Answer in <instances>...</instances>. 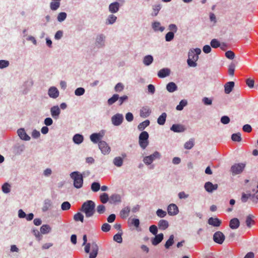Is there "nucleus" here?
I'll return each mask as SVG.
<instances>
[{"mask_svg": "<svg viewBox=\"0 0 258 258\" xmlns=\"http://www.w3.org/2000/svg\"><path fill=\"white\" fill-rule=\"evenodd\" d=\"M18 136L23 140L29 141L30 137L26 134L24 128H20L17 131Z\"/></svg>", "mask_w": 258, "mask_h": 258, "instance_id": "6ab92c4d", "label": "nucleus"}, {"mask_svg": "<svg viewBox=\"0 0 258 258\" xmlns=\"http://www.w3.org/2000/svg\"><path fill=\"white\" fill-rule=\"evenodd\" d=\"M98 146L102 153L104 155L108 154L111 151L110 148L108 144L104 141H100L98 144Z\"/></svg>", "mask_w": 258, "mask_h": 258, "instance_id": "1a4fd4ad", "label": "nucleus"}, {"mask_svg": "<svg viewBox=\"0 0 258 258\" xmlns=\"http://www.w3.org/2000/svg\"><path fill=\"white\" fill-rule=\"evenodd\" d=\"M74 219L76 222L81 221L82 223H83L84 216L82 213L78 212L74 215Z\"/></svg>", "mask_w": 258, "mask_h": 258, "instance_id": "a19ab883", "label": "nucleus"}, {"mask_svg": "<svg viewBox=\"0 0 258 258\" xmlns=\"http://www.w3.org/2000/svg\"><path fill=\"white\" fill-rule=\"evenodd\" d=\"M158 227L160 229L164 230L169 226L168 222L165 220H160L158 224Z\"/></svg>", "mask_w": 258, "mask_h": 258, "instance_id": "cd10ccee", "label": "nucleus"}, {"mask_svg": "<svg viewBox=\"0 0 258 258\" xmlns=\"http://www.w3.org/2000/svg\"><path fill=\"white\" fill-rule=\"evenodd\" d=\"M150 121L149 120H146L144 121L143 122L140 123L138 126V128L139 131H143L146 127L149 125L150 124Z\"/></svg>", "mask_w": 258, "mask_h": 258, "instance_id": "72a5a7b5", "label": "nucleus"}, {"mask_svg": "<svg viewBox=\"0 0 258 258\" xmlns=\"http://www.w3.org/2000/svg\"><path fill=\"white\" fill-rule=\"evenodd\" d=\"M152 26L155 31H159L163 32L165 29V28L163 26H161L160 23L159 22H154L152 23Z\"/></svg>", "mask_w": 258, "mask_h": 258, "instance_id": "bb28decb", "label": "nucleus"}, {"mask_svg": "<svg viewBox=\"0 0 258 258\" xmlns=\"http://www.w3.org/2000/svg\"><path fill=\"white\" fill-rule=\"evenodd\" d=\"M254 216L251 214H249L246 217L245 223L248 228H250L252 225H254Z\"/></svg>", "mask_w": 258, "mask_h": 258, "instance_id": "aec40b11", "label": "nucleus"}, {"mask_svg": "<svg viewBox=\"0 0 258 258\" xmlns=\"http://www.w3.org/2000/svg\"><path fill=\"white\" fill-rule=\"evenodd\" d=\"M51 202L50 200L46 199L44 201V205L42 207L43 212L47 211L51 207Z\"/></svg>", "mask_w": 258, "mask_h": 258, "instance_id": "ea45409f", "label": "nucleus"}, {"mask_svg": "<svg viewBox=\"0 0 258 258\" xmlns=\"http://www.w3.org/2000/svg\"><path fill=\"white\" fill-rule=\"evenodd\" d=\"M123 88H124L123 85L121 83H118L115 86L114 89L116 92H121V91H122Z\"/></svg>", "mask_w": 258, "mask_h": 258, "instance_id": "774afa93", "label": "nucleus"}, {"mask_svg": "<svg viewBox=\"0 0 258 258\" xmlns=\"http://www.w3.org/2000/svg\"><path fill=\"white\" fill-rule=\"evenodd\" d=\"M235 65L232 62L228 67V74L229 75L233 76L234 75Z\"/></svg>", "mask_w": 258, "mask_h": 258, "instance_id": "5fc2aeb1", "label": "nucleus"}, {"mask_svg": "<svg viewBox=\"0 0 258 258\" xmlns=\"http://www.w3.org/2000/svg\"><path fill=\"white\" fill-rule=\"evenodd\" d=\"M119 8V4L118 2H115L111 3L109 7V11L112 13H115L117 12Z\"/></svg>", "mask_w": 258, "mask_h": 258, "instance_id": "a878e982", "label": "nucleus"}, {"mask_svg": "<svg viewBox=\"0 0 258 258\" xmlns=\"http://www.w3.org/2000/svg\"><path fill=\"white\" fill-rule=\"evenodd\" d=\"M83 245L85 246L84 250L87 253H89V258H96L99 251V247L95 242L87 243V237L86 235L83 237Z\"/></svg>", "mask_w": 258, "mask_h": 258, "instance_id": "f257e3e1", "label": "nucleus"}, {"mask_svg": "<svg viewBox=\"0 0 258 258\" xmlns=\"http://www.w3.org/2000/svg\"><path fill=\"white\" fill-rule=\"evenodd\" d=\"M48 95L52 98H56L59 96V91L56 87H50L48 92Z\"/></svg>", "mask_w": 258, "mask_h": 258, "instance_id": "a211bd4d", "label": "nucleus"}, {"mask_svg": "<svg viewBox=\"0 0 258 258\" xmlns=\"http://www.w3.org/2000/svg\"><path fill=\"white\" fill-rule=\"evenodd\" d=\"M250 198L251 200V194L250 193L245 194L242 193L241 198L242 202L245 203L247 201L248 199Z\"/></svg>", "mask_w": 258, "mask_h": 258, "instance_id": "a18cd8bd", "label": "nucleus"}, {"mask_svg": "<svg viewBox=\"0 0 258 258\" xmlns=\"http://www.w3.org/2000/svg\"><path fill=\"white\" fill-rule=\"evenodd\" d=\"M201 53V49L197 48L190 49L188 52V58L187 60L188 65L191 67H196L197 66L196 61L199 59V55Z\"/></svg>", "mask_w": 258, "mask_h": 258, "instance_id": "7ed1b4c3", "label": "nucleus"}, {"mask_svg": "<svg viewBox=\"0 0 258 258\" xmlns=\"http://www.w3.org/2000/svg\"><path fill=\"white\" fill-rule=\"evenodd\" d=\"M151 113V109L148 106L143 107L140 112V116L143 118L148 117Z\"/></svg>", "mask_w": 258, "mask_h": 258, "instance_id": "2eb2a0df", "label": "nucleus"}, {"mask_svg": "<svg viewBox=\"0 0 258 258\" xmlns=\"http://www.w3.org/2000/svg\"><path fill=\"white\" fill-rule=\"evenodd\" d=\"M51 231V227L47 224L43 225L40 228V232L42 234L48 233Z\"/></svg>", "mask_w": 258, "mask_h": 258, "instance_id": "4c0bfd02", "label": "nucleus"}, {"mask_svg": "<svg viewBox=\"0 0 258 258\" xmlns=\"http://www.w3.org/2000/svg\"><path fill=\"white\" fill-rule=\"evenodd\" d=\"M119 99V95L118 94H114L112 97L108 100V104L109 105L113 104Z\"/></svg>", "mask_w": 258, "mask_h": 258, "instance_id": "37998d69", "label": "nucleus"}, {"mask_svg": "<svg viewBox=\"0 0 258 258\" xmlns=\"http://www.w3.org/2000/svg\"><path fill=\"white\" fill-rule=\"evenodd\" d=\"M85 89L82 87L78 88L75 91V94L76 96H80L83 95L85 93Z\"/></svg>", "mask_w": 258, "mask_h": 258, "instance_id": "603ef678", "label": "nucleus"}, {"mask_svg": "<svg viewBox=\"0 0 258 258\" xmlns=\"http://www.w3.org/2000/svg\"><path fill=\"white\" fill-rule=\"evenodd\" d=\"M67 17V14L64 12L60 13L57 16V20L59 22H62L64 21Z\"/></svg>", "mask_w": 258, "mask_h": 258, "instance_id": "e2e57ef3", "label": "nucleus"}, {"mask_svg": "<svg viewBox=\"0 0 258 258\" xmlns=\"http://www.w3.org/2000/svg\"><path fill=\"white\" fill-rule=\"evenodd\" d=\"M71 207V204L69 202H64L61 205V209L62 211L69 210Z\"/></svg>", "mask_w": 258, "mask_h": 258, "instance_id": "de8ad7c7", "label": "nucleus"}, {"mask_svg": "<svg viewBox=\"0 0 258 258\" xmlns=\"http://www.w3.org/2000/svg\"><path fill=\"white\" fill-rule=\"evenodd\" d=\"M71 177L74 180V185L77 188L83 186V178L82 174L78 171H74L71 173Z\"/></svg>", "mask_w": 258, "mask_h": 258, "instance_id": "20e7f679", "label": "nucleus"}, {"mask_svg": "<svg viewBox=\"0 0 258 258\" xmlns=\"http://www.w3.org/2000/svg\"><path fill=\"white\" fill-rule=\"evenodd\" d=\"M110 203L114 204L121 202L120 196L117 194L112 195L110 198Z\"/></svg>", "mask_w": 258, "mask_h": 258, "instance_id": "7c9ffc66", "label": "nucleus"}, {"mask_svg": "<svg viewBox=\"0 0 258 258\" xmlns=\"http://www.w3.org/2000/svg\"><path fill=\"white\" fill-rule=\"evenodd\" d=\"M240 225V222L236 218H232L229 222V227L232 229H237Z\"/></svg>", "mask_w": 258, "mask_h": 258, "instance_id": "412c9836", "label": "nucleus"}, {"mask_svg": "<svg viewBox=\"0 0 258 258\" xmlns=\"http://www.w3.org/2000/svg\"><path fill=\"white\" fill-rule=\"evenodd\" d=\"M167 117V114L165 112H163L162 114L158 117L157 119V122L160 125L164 124L166 121V118Z\"/></svg>", "mask_w": 258, "mask_h": 258, "instance_id": "c9c22d12", "label": "nucleus"}, {"mask_svg": "<svg viewBox=\"0 0 258 258\" xmlns=\"http://www.w3.org/2000/svg\"><path fill=\"white\" fill-rule=\"evenodd\" d=\"M103 136V135L100 133H93L90 136V139L93 143L96 144L97 143H99V142L101 141Z\"/></svg>", "mask_w": 258, "mask_h": 258, "instance_id": "4468645a", "label": "nucleus"}, {"mask_svg": "<svg viewBox=\"0 0 258 258\" xmlns=\"http://www.w3.org/2000/svg\"><path fill=\"white\" fill-rule=\"evenodd\" d=\"M50 113L54 119H58L60 113L59 107L57 105L52 106L50 108Z\"/></svg>", "mask_w": 258, "mask_h": 258, "instance_id": "f8f14e48", "label": "nucleus"}, {"mask_svg": "<svg viewBox=\"0 0 258 258\" xmlns=\"http://www.w3.org/2000/svg\"><path fill=\"white\" fill-rule=\"evenodd\" d=\"M111 228L110 225L108 223H104L102 225L101 230L105 232H108Z\"/></svg>", "mask_w": 258, "mask_h": 258, "instance_id": "69168bd1", "label": "nucleus"}, {"mask_svg": "<svg viewBox=\"0 0 258 258\" xmlns=\"http://www.w3.org/2000/svg\"><path fill=\"white\" fill-rule=\"evenodd\" d=\"M208 223L214 227H219L221 224V221L217 218L211 217L208 219Z\"/></svg>", "mask_w": 258, "mask_h": 258, "instance_id": "4be33fe9", "label": "nucleus"}, {"mask_svg": "<svg viewBox=\"0 0 258 258\" xmlns=\"http://www.w3.org/2000/svg\"><path fill=\"white\" fill-rule=\"evenodd\" d=\"M149 231L153 235H156L158 232L157 227L155 225H152L149 227Z\"/></svg>", "mask_w": 258, "mask_h": 258, "instance_id": "338daca9", "label": "nucleus"}, {"mask_svg": "<svg viewBox=\"0 0 258 258\" xmlns=\"http://www.w3.org/2000/svg\"><path fill=\"white\" fill-rule=\"evenodd\" d=\"M160 157L161 155L159 152L155 151L152 154L145 157L143 159V162L146 165H150L153 161L157 159H160Z\"/></svg>", "mask_w": 258, "mask_h": 258, "instance_id": "423d86ee", "label": "nucleus"}, {"mask_svg": "<svg viewBox=\"0 0 258 258\" xmlns=\"http://www.w3.org/2000/svg\"><path fill=\"white\" fill-rule=\"evenodd\" d=\"M73 141L75 143H76L77 144H80L83 142V140H84V137L82 135H81L80 134H76L73 137Z\"/></svg>", "mask_w": 258, "mask_h": 258, "instance_id": "2f4dec72", "label": "nucleus"}, {"mask_svg": "<svg viewBox=\"0 0 258 258\" xmlns=\"http://www.w3.org/2000/svg\"><path fill=\"white\" fill-rule=\"evenodd\" d=\"M174 36V34L172 32H168L165 35V40L166 41H171Z\"/></svg>", "mask_w": 258, "mask_h": 258, "instance_id": "052dcab7", "label": "nucleus"}, {"mask_svg": "<svg viewBox=\"0 0 258 258\" xmlns=\"http://www.w3.org/2000/svg\"><path fill=\"white\" fill-rule=\"evenodd\" d=\"M113 240L119 243H121L122 241L121 234L119 233L115 234L113 236Z\"/></svg>", "mask_w": 258, "mask_h": 258, "instance_id": "0e129e2a", "label": "nucleus"}, {"mask_svg": "<svg viewBox=\"0 0 258 258\" xmlns=\"http://www.w3.org/2000/svg\"><path fill=\"white\" fill-rule=\"evenodd\" d=\"M213 99L208 97H204L202 99L203 103L206 105H210L212 104Z\"/></svg>", "mask_w": 258, "mask_h": 258, "instance_id": "4d7b16f0", "label": "nucleus"}, {"mask_svg": "<svg viewBox=\"0 0 258 258\" xmlns=\"http://www.w3.org/2000/svg\"><path fill=\"white\" fill-rule=\"evenodd\" d=\"M161 9V6L160 4H156L153 6V12L151 14L152 16H156L158 15L159 11Z\"/></svg>", "mask_w": 258, "mask_h": 258, "instance_id": "58836bf2", "label": "nucleus"}, {"mask_svg": "<svg viewBox=\"0 0 258 258\" xmlns=\"http://www.w3.org/2000/svg\"><path fill=\"white\" fill-rule=\"evenodd\" d=\"M149 134L146 131L142 132L139 135V142L140 147L145 149L149 144Z\"/></svg>", "mask_w": 258, "mask_h": 258, "instance_id": "39448f33", "label": "nucleus"}, {"mask_svg": "<svg viewBox=\"0 0 258 258\" xmlns=\"http://www.w3.org/2000/svg\"><path fill=\"white\" fill-rule=\"evenodd\" d=\"M163 234L160 233L155 235V237L152 240V243L153 245H157L160 243L163 239Z\"/></svg>", "mask_w": 258, "mask_h": 258, "instance_id": "b1692460", "label": "nucleus"}, {"mask_svg": "<svg viewBox=\"0 0 258 258\" xmlns=\"http://www.w3.org/2000/svg\"><path fill=\"white\" fill-rule=\"evenodd\" d=\"M153 61V57L152 55H148L145 56L143 59V63L146 66H149Z\"/></svg>", "mask_w": 258, "mask_h": 258, "instance_id": "473e14b6", "label": "nucleus"}, {"mask_svg": "<svg viewBox=\"0 0 258 258\" xmlns=\"http://www.w3.org/2000/svg\"><path fill=\"white\" fill-rule=\"evenodd\" d=\"M170 74V70L168 68H164L160 70L158 73V76L160 78L168 76Z\"/></svg>", "mask_w": 258, "mask_h": 258, "instance_id": "5701e85b", "label": "nucleus"}, {"mask_svg": "<svg viewBox=\"0 0 258 258\" xmlns=\"http://www.w3.org/2000/svg\"><path fill=\"white\" fill-rule=\"evenodd\" d=\"M60 4L59 1H54L51 3L50 8L52 10H56L59 7Z\"/></svg>", "mask_w": 258, "mask_h": 258, "instance_id": "bf43d9fd", "label": "nucleus"}, {"mask_svg": "<svg viewBox=\"0 0 258 258\" xmlns=\"http://www.w3.org/2000/svg\"><path fill=\"white\" fill-rule=\"evenodd\" d=\"M123 121V116L122 114L116 113L111 117L112 123L115 126L120 125Z\"/></svg>", "mask_w": 258, "mask_h": 258, "instance_id": "6e6552de", "label": "nucleus"}, {"mask_svg": "<svg viewBox=\"0 0 258 258\" xmlns=\"http://www.w3.org/2000/svg\"><path fill=\"white\" fill-rule=\"evenodd\" d=\"M225 235L221 231H217L213 235L214 241L218 244H222L225 240Z\"/></svg>", "mask_w": 258, "mask_h": 258, "instance_id": "9d476101", "label": "nucleus"}, {"mask_svg": "<svg viewBox=\"0 0 258 258\" xmlns=\"http://www.w3.org/2000/svg\"><path fill=\"white\" fill-rule=\"evenodd\" d=\"M100 199L101 202L103 204L106 203L109 200L108 195L106 193H103L100 196Z\"/></svg>", "mask_w": 258, "mask_h": 258, "instance_id": "49530a36", "label": "nucleus"}, {"mask_svg": "<svg viewBox=\"0 0 258 258\" xmlns=\"http://www.w3.org/2000/svg\"><path fill=\"white\" fill-rule=\"evenodd\" d=\"M105 207L103 205H100L97 206L96 210L99 214H103L105 211Z\"/></svg>", "mask_w": 258, "mask_h": 258, "instance_id": "680f3d73", "label": "nucleus"}, {"mask_svg": "<svg viewBox=\"0 0 258 258\" xmlns=\"http://www.w3.org/2000/svg\"><path fill=\"white\" fill-rule=\"evenodd\" d=\"M231 139L234 142H240L241 140V134L239 133L233 134L231 136Z\"/></svg>", "mask_w": 258, "mask_h": 258, "instance_id": "864d4df0", "label": "nucleus"}, {"mask_svg": "<svg viewBox=\"0 0 258 258\" xmlns=\"http://www.w3.org/2000/svg\"><path fill=\"white\" fill-rule=\"evenodd\" d=\"M204 187L208 192H212L218 188V184H214L212 182L208 181L205 183Z\"/></svg>", "mask_w": 258, "mask_h": 258, "instance_id": "ddd939ff", "label": "nucleus"}, {"mask_svg": "<svg viewBox=\"0 0 258 258\" xmlns=\"http://www.w3.org/2000/svg\"><path fill=\"white\" fill-rule=\"evenodd\" d=\"M187 104V102L186 100H182L179 102V104L176 106V109L177 110L181 111L182 110L184 107H185Z\"/></svg>", "mask_w": 258, "mask_h": 258, "instance_id": "79ce46f5", "label": "nucleus"}, {"mask_svg": "<svg viewBox=\"0 0 258 258\" xmlns=\"http://www.w3.org/2000/svg\"><path fill=\"white\" fill-rule=\"evenodd\" d=\"M117 17L113 15H110L106 21V23L108 24H113L116 20Z\"/></svg>", "mask_w": 258, "mask_h": 258, "instance_id": "8fccbe9b", "label": "nucleus"}, {"mask_svg": "<svg viewBox=\"0 0 258 258\" xmlns=\"http://www.w3.org/2000/svg\"><path fill=\"white\" fill-rule=\"evenodd\" d=\"M194 145V141L191 139L188 141L186 142L184 145V147L186 149H191Z\"/></svg>", "mask_w": 258, "mask_h": 258, "instance_id": "09e8293b", "label": "nucleus"}, {"mask_svg": "<svg viewBox=\"0 0 258 258\" xmlns=\"http://www.w3.org/2000/svg\"><path fill=\"white\" fill-rule=\"evenodd\" d=\"M234 87V82H229L226 83L224 86V91L226 94H229L233 90Z\"/></svg>", "mask_w": 258, "mask_h": 258, "instance_id": "393cba45", "label": "nucleus"}, {"mask_svg": "<svg viewBox=\"0 0 258 258\" xmlns=\"http://www.w3.org/2000/svg\"><path fill=\"white\" fill-rule=\"evenodd\" d=\"M113 163L117 167H121L123 164V159L120 157H116L114 158Z\"/></svg>", "mask_w": 258, "mask_h": 258, "instance_id": "e433bc0d", "label": "nucleus"}, {"mask_svg": "<svg viewBox=\"0 0 258 258\" xmlns=\"http://www.w3.org/2000/svg\"><path fill=\"white\" fill-rule=\"evenodd\" d=\"M167 90L170 93H172L177 90V85L173 82H170L166 85Z\"/></svg>", "mask_w": 258, "mask_h": 258, "instance_id": "c756f323", "label": "nucleus"}, {"mask_svg": "<svg viewBox=\"0 0 258 258\" xmlns=\"http://www.w3.org/2000/svg\"><path fill=\"white\" fill-rule=\"evenodd\" d=\"M10 188H11V185L8 183H5L2 187L3 191L5 194H8L10 192V190H11Z\"/></svg>", "mask_w": 258, "mask_h": 258, "instance_id": "c03bdc74", "label": "nucleus"}, {"mask_svg": "<svg viewBox=\"0 0 258 258\" xmlns=\"http://www.w3.org/2000/svg\"><path fill=\"white\" fill-rule=\"evenodd\" d=\"M130 208L129 207H125L122 209L120 212V216L122 219L126 218L129 215L130 212Z\"/></svg>", "mask_w": 258, "mask_h": 258, "instance_id": "c85d7f7f", "label": "nucleus"}, {"mask_svg": "<svg viewBox=\"0 0 258 258\" xmlns=\"http://www.w3.org/2000/svg\"><path fill=\"white\" fill-rule=\"evenodd\" d=\"M211 46L214 48H218L221 46L220 42L216 39H213L210 43Z\"/></svg>", "mask_w": 258, "mask_h": 258, "instance_id": "3c124183", "label": "nucleus"}, {"mask_svg": "<svg viewBox=\"0 0 258 258\" xmlns=\"http://www.w3.org/2000/svg\"><path fill=\"white\" fill-rule=\"evenodd\" d=\"M80 211L85 214L86 218L92 217L95 213V203L91 200L86 201L82 204Z\"/></svg>", "mask_w": 258, "mask_h": 258, "instance_id": "f03ea898", "label": "nucleus"}, {"mask_svg": "<svg viewBox=\"0 0 258 258\" xmlns=\"http://www.w3.org/2000/svg\"><path fill=\"white\" fill-rule=\"evenodd\" d=\"M105 37L103 34L98 35L96 40V45L98 48L102 47L105 45Z\"/></svg>", "mask_w": 258, "mask_h": 258, "instance_id": "dca6fc26", "label": "nucleus"}, {"mask_svg": "<svg viewBox=\"0 0 258 258\" xmlns=\"http://www.w3.org/2000/svg\"><path fill=\"white\" fill-rule=\"evenodd\" d=\"M157 215L160 218H164L166 216V212L162 209H158L156 211Z\"/></svg>", "mask_w": 258, "mask_h": 258, "instance_id": "13d9d810", "label": "nucleus"}, {"mask_svg": "<svg viewBox=\"0 0 258 258\" xmlns=\"http://www.w3.org/2000/svg\"><path fill=\"white\" fill-rule=\"evenodd\" d=\"M100 188V185L98 182H94L91 185V189L94 191H98Z\"/></svg>", "mask_w": 258, "mask_h": 258, "instance_id": "6e6d98bb", "label": "nucleus"}, {"mask_svg": "<svg viewBox=\"0 0 258 258\" xmlns=\"http://www.w3.org/2000/svg\"><path fill=\"white\" fill-rule=\"evenodd\" d=\"M171 131L175 133H181L185 130L184 125L180 124H174L170 127Z\"/></svg>", "mask_w": 258, "mask_h": 258, "instance_id": "f3484780", "label": "nucleus"}, {"mask_svg": "<svg viewBox=\"0 0 258 258\" xmlns=\"http://www.w3.org/2000/svg\"><path fill=\"white\" fill-rule=\"evenodd\" d=\"M245 164L243 163L235 164L231 168V171L233 174H239L244 170Z\"/></svg>", "mask_w": 258, "mask_h": 258, "instance_id": "0eeeda50", "label": "nucleus"}, {"mask_svg": "<svg viewBox=\"0 0 258 258\" xmlns=\"http://www.w3.org/2000/svg\"><path fill=\"white\" fill-rule=\"evenodd\" d=\"M167 212L170 216H175L178 213L179 210L175 204H171L167 207Z\"/></svg>", "mask_w": 258, "mask_h": 258, "instance_id": "9b49d317", "label": "nucleus"}, {"mask_svg": "<svg viewBox=\"0 0 258 258\" xmlns=\"http://www.w3.org/2000/svg\"><path fill=\"white\" fill-rule=\"evenodd\" d=\"M174 238V236L173 235H171L169 236V239L166 242L165 245H164L166 249H169L170 248V247L173 244Z\"/></svg>", "mask_w": 258, "mask_h": 258, "instance_id": "f704fd0d", "label": "nucleus"}]
</instances>
